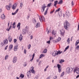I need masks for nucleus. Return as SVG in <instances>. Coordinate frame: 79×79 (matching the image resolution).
<instances>
[{
	"mask_svg": "<svg viewBox=\"0 0 79 79\" xmlns=\"http://www.w3.org/2000/svg\"><path fill=\"white\" fill-rule=\"evenodd\" d=\"M65 23L64 24V26L65 29L68 30L69 27V23L67 21H65Z\"/></svg>",
	"mask_w": 79,
	"mask_h": 79,
	"instance_id": "obj_1",
	"label": "nucleus"
},
{
	"mask_svg": "<svg viewBox=\"0 0 79 79\" xmlns=\"http://www.w3.org/2000/svg\"><path fill=\"white\" fill-rule=\"evenodd\" d=\"M73 69L72 68H69V67H68L66 69V71L67 73H72Z\"/></svg>",
	"mask_w": 79,
	"mask_h": 79,
	"instance_id": "obj_2",
	"label": "nucleus"
},
{
	"mask_svg": "<svg viewBox=\"0 0 79 79\" xmlns=\"http://www.w3.org/2000/svg\"><path fill=\"white\" fill-rule=\"evenodd\" d=\"M45 8H46V6H45V4H43L42 5L41 8V12H42V13H43V12L44 11Z\"/></svg>",
	"mask_w": 79,
	"mask_h": 79,
	"instance_id": "obj_3",
	"label": "nucleus"
},
{
	"mask_svg": "<svg viewBox=\"0 0 79 79\" xmlns=\"http://www.w3.org/2000/svg\"><path fill=\"white\" fill-rule=\"evenodd\" d=\"M26 29H24L23 30V34H25L26 32H27V31L29 30V28H27V26L26 27Z\"/></svg>",
	"mask_w": 79,
	"mask_h": 79,
	"instance_id": "obj_4",
	"label": "nucleus"
},
{
	"mask_svg": "<svg viewBox=\"0 0 79 79\" xmlns=\"http://www.w3.org/2000/svg\"><path fill=\"white\" fill-rule=\"evenodd\" d=\"M60 34L61 35H62V36H64V33H65V31H64V30L63 29H62L60 31Z\"/></svg>",
	"mask_w": 79,
	"mask_h": 79,
	"instance_id": "obj_5",
	"label": "nucleus"
},
{
	"mask_svg": "<svg viewBox=\"0 0 79 79\" xmlns=\"http://www.w3.org/2000/svg\"><path fill=\"white\" fill-rule=\"evenodd\" d=\"M39 18L41 22H42V21H45V18H44V17L40 16H39Z\"/></svg>",
	"mask_w": 79,
	"mask_h": 79,
	"instance_id": "obj_6",
	"label": "nucleus"
},
{
	"mask_svg": "<svg viewBox=\"0 0 79 79\" xmlns=\"http://www.w3.org/2000/svg\"><path fill=\"white\" fill-rule=\"evenodd\" d=\"M11 7V4H9V6H6V8L7 10H10V8Z\"/></svg>",
	"mask_w": 79,
	"mask_h": 79,
	"instance_id": "obj_7",
	"label": "nucleus"
},
{
	"mask_svg": "<svg viewBox=\"0 0 79 79\" xmlns=\"http://www.w3.org/2000/svg\"><path fill=\"white\" fill-rule=\"evenodd\" d=\"M73 72L74 73H75L76 72V73L78 74L79 73V68L78 69H77V68H76L74 70Z\"/></svg>",
	"mask_w": 79,
	"mask_h": 79,
	"instance_id": "obj_8",
	"label": "nucleus"
},
{
	"mask_svg": "<svg viewBox=\"0 0 79 79\" xmlns=\"http://www.w3.org/2000/svg\"><path fill=\"white\" fill-rule=\"evenodd\" d=\"M17 6V5H16V4H15L12 5V8L13 9V10H15V9H16V8Z\"/></svg>",
	"mask_w": 79,
	"mask_h": 79,
	"instance_id": "obj_9",
	"label": "nucleus"
},
{
	"mask_svg": "<svg viewBox=\"0 0 79 79\" xmlns=\"http://www.w3.org/2000/svg\"><path fill=\"white\" fill-rule=\"evenodd\" d=\"M32 73H35V71L34 70V67L32 66L30 69Z\"/></svg>",
	"mask_w": 79,
	"mask_h": 79,
	"instance_id": "obj_10",
	"label": "nucleus"
},
{
	"mask_svg": "<svg viewBox=\"0 0 79 79\" xmlns=\"http://www.w3.org/2000/svg\"><path fill=\"white\" fill-rule=\"evenodd\" d=\"M12 48H13V45L10 44L9 47L8 51L10 52L11 50H12Z\"/></svg>",
	"mask_w": 79,
	"mask_h": 79,
	"instance_id": "obj_11",
	"label": "nucleus"
},
{
	"mask_svg": "<svg viewBox=\"0 0 79 79\" xmlns=\"http://www.w3.org/2000/svg\"><path fill=\"white\" fill-rule=\"evenodd\" d=\"M3 42H4V44H5V45H7V44H8V40L6 39V40H4Z\"/></svg>",
	"mask_w": 79,
	"mask_h": 79,
	"instance_id": "obj_12",
	"label": "nucleus"
},
{
	"mask_svg": "<svg viewBox=\"0 0 79 79\" xmlns=\"http://www.w3.org/2000/svg\"><path fill=\"white\" fill-rule=\"evenodd\" d=\"M17 61V57H15L14 58L13 60V63H15Z\"/></svg>",
	"mask_w": 79,
	"mask_h": 79,
	"instance_id": "obj_13",
	"label": "nucleus"
},
{
	"mask_svg": "<svg viewBox=\"0 0 79 79\" xmlns=\"http://www.w3.org/2000/svg\"><path fill=\"white\" fill-rule=\"evenodd\" d=\"M1 18L2 19H5V16L4 14H3L1 15Z\"/></svg>",
	"mask_w": 79,
	"mask_h": 79,
	"instance_id": "obj_14",
	"label": "nucleus"
},
{
	"mask_svg": "<svg viewBox=\"0 0 79 79\" xmlns=\"http://www.w3.org/2000/svg\"><path fill=\"white\" fill-rule=\"evenodd\" d=\"M23 40V36L22 35V34H20V35L19 37V40H20V41H21Z\"/></svg>",
	"mask_w": 79,
	"mask_h": 79,
	"instance_id": "obj_15",
	"label": "nucleus"
},
{
	"mask_svg": "<svg viewBox=\"0 0 79 79\" xmlns=\"http://www.w3.org/2000/svg\"><path fill=\"white\" fill-rule=\"evenodd\" d=\"M65 15H67V16H68L69 15H70V13H69V11L68 10H67L66 13H65Z\"/></svg>",
	"mask_w": 79,
	"mask_h": 79,
	"instance_id": "obj_16",
	"label": "nucleus"
},
{
	"mask_svg": "<svg viewBox=\"0 0 79 79\" xmlns=\"http://www.w3.org/2000/svg\"><path fill=\"white\" fill-rule=\"evenodd\" d=\"M19 10V9H17L16 11H15V12L14 13H12V15H16V13H18V10Z\"/></svg>",
	"mask_w": 79,
	"mask_h": 79,
	"instance_id": "obj_17",
	"label": "nucleus"
},
{
	"mask_svg": "<svg viewBox=\"0 0 79 79\" xmlns=\"http://www.w3.org/2000/svg\"><path fill=\"white\" fill-rule=\"evenodd\" d=\"M63 0H60L59 2L58 3V4H59L60 5H61V4H63Z\"/></svg>",
	"mask_w": 79,
	"mask_h": 79,
	"instance_id": "obj_18",
	"label": "nucleus"
},
{
	"mask_svg": "<svg viewBox=\"0 0 79 79\" xmlns=\"http://www.w3.org/2000/svg\"><path fill=\"white\" fill-rule=\"evenodd\" d=\"M52 56H56V55H57L56 53V52H55V51H54V52H52Z\"/></svg>",
	"mask_w": 79,
	"mask_h": 79,
	"instance_id": "obj_19",
	"label": "nucleus"
},
{
	"mask_svg": "<svg viewBox=\"0 0 79 79\" xmlns=\"http://www.w3.org/2000/svg\"><path fill=\"white\" fill-rule=\"evenodd\" d=\"M14 50L15 51H17V50H18V46L16 45L15 46V47L14 48Z\"/></svg>",
	"mask_w": 79,
	"mask_h": 79,
	"instance_id": "obj_20",
	"label": "nucleus"
},
{
	"mask_svg": "<svg viewBox=\"0 0 79 79\" xmlns=\"http://www.w3.org/2000/svg\"><path fill=\"white\" fill-rule=\"evenodd\" d=\"M61 53H62V51L60 52V51H58L57 52L56 54L57 55H60V54H61Z\"/></svg>",
	"mask_w": 79,
	"mask_h": 79,
	"instance_id": "obj_21",
	"label": "nucleus"
},
{
	"mask_svg": "<svg viewBox=\"0 0 79 79\" xmlns=\"http://www.w3.org/2000/svg\"><path fill=\"white\" fill-rule=\"evenodd\" d=\"M52 34L53 35H55L56 34V31H54V30H52Z\"/></svg>",
	"mask_w": 79,
	"mask_h": 79,
	"instance_id": "obj_22",
	"label": "nucleus"
},
{
	"mask_svg": "<svg viewBox=\"0 0 79 79\" xmlns=\"http://www.w3.org/2000/svg\"><path fill=\"white\" fill-rule=\"evenodd\" d=\"M40 26V23H37L35 27H39Z\"/></svg>",
	"mask_w": 79,
	"mask_h": 79,
	"instance_id": "obj_23",
	"label": "nucleus"
},
{
	"mask_svg": "<svg viewBox=\"0 0 79 79\" xmlns=\"http://www.w3.org/2000/svg\"><path fill=\"white\" fill-rule=\"evenodd\" d=\"M44 56H45V55L44 54H41L40 56V58H43V57H44Z\"/></svg>",
	"mask_w": 79,
	"mask_h": 79,
	"instance_id": "obj_24",
	"label": "nucleus"
},
{
	"mask_svg": "<svg viewBox=\"0 0 79 79\" xmlns=\"http://www.w3.org/2000/svg\"><path fill=\"white\" fill-rule=\"evenodd\" d=\"M78 44H79V40H78L77 41H76V43H75V46H77V45Z\"/></svg>",
	"mask_w": 79,
	"mask_h": 79,
	"instance_id": "obj_25",
	"label": "nucleus"
},
{
	"mask_svg": "<svg viewBox=\"0 0 79 79\" xmlns=\"http://www.w3.org/2000/svg\"><path fill=\"white\" fill-rule=\"evenodd\" d=\"M57 3L58 1H55L54 6H56V5H57Z\"/></svg>",
	"mask_w": 79,
	"mask_h": 79,
	"instance_id": "obj_26",
	"label": "nucleus"
},
{
	"mask_svg": "<svg viewBox=\"0 0 79 79\" xmlns=\"http://www.w3.org/2000/svg\"><path fill=\"white\" fill-rule=\"evenodd\" d=\"M69 46H68L67 47L65 48V50H64V52H65V51H66V50H68V48H69Z\"/></svg>",
	"mask_w": 79,
	"mask_h": 79,
	"instance_id": "obj_27",
	"label": "nucleus"
},
{
	"mask_svg": "<svg viewBox=\"0 0 79 79\" xmlns=\"http://www.w3.org/2000/svg\"><path fill=\"white\" fill-rule=\"evenodd\" d=\"M64 62V60H61L60 61V63H62L63 62Z\"/></svg>",
	"mask_w": 79,
	"mask_h": 79,
	"instance_id": "obj_28",
	"label": "nucleus"
},
{
	"mask_svg": "<svg viewBox=\"0 0 79 79\" xmlns=\"http://www.w3.org/2000/svg\"><path fill=\"white\" fill-rule=\"evenodd\" d=\"M51 5H52V3H51L48 4L47 6V7H50Z\"/></svg>",
	"mask_w": 79,
	"mask_h": 79,
	"instance_id": "obj_29",
	"label": "nucleus"
},
{
	"mask_svg": "<svg viewBox=\"0 0 79 79\" xmlns=\"http://www.w3.org/2000/svg\"><path fill=\"white\" fill-rule=\"evenodd\" d=\"M24 76L23 74H21V75L20 76V77H21L22 79L24 78Z\"/></svg>",
	"mask_w": 79,
	"mask_h": 79,
	"instance_id": "obj_30",
	"label": "nucleus"
},
{
	"mask_svg": "<svg viewBox=\"0 0 79 79\" xmlns=\"http://www.w3.org/2000/svg\"><path fill=\"white\" fill-rule=\"evenodd\" d=\"M43 52H44V53H47V49H44V51Z\"/></svg>",
	"mask_w": 79,
	"mask_h": 79,
	"instance_id": "obj_31",
	"label": "nucleus"
},
{
	"mask_svg": "<svg viewBox=\"0 0 79 79\" xmlns=\"http://www.w3.org/2000/svg\"><path fill=\"white\" fill-rule=\"evenodd\" d=\"M11 25H10V27L9 28V29H7L6 31H9L10 29H11Z\"/></svg>",
	"mask_w": 79,
	"mask_h": 79,
	"instance_id": "obj_32",
	"label": "nucleus"
},
{
	"mask_svg": "<svg viewBox=\"0 0 79 79\" xmlns=\"http://www.w3.org/2000/svg\"><path fill=\"white\" fill-rule=\"evenodd\" d=\"M57 66V68H58V69H60V68H61V65L58 64Z\"/></svg>",
	"mask_w": 79,
	"mask_h": 79,
	"instance_id": "obj_33",
	"label": "nucleus"
},
{
	"mask_svg": "<svg viewBox=\"0 0 79 79\" xmlns=\"http://www.w3.org/2000/svg\"><path fill=\"white\" fill-rule=\"evenodd\" d=\"M31 74V72H27V76H29V75Z\"/></svg>",
	"mask_w": 79,
	"mask_h": 79,
	"instance_id": "obj_34",
	"label": "nucleus"
},
{
	"mask_svg": "<svg viewBox=\"0 0 79 79\" xmlns=\"http://www.w3.org/2000/svg\"><path fill=\"white\" fill-rule=\"evenodd\" d=\"M60 8H59L58 9L56 10L55 12V13H56V12H58V11H60Z\"/></svg>",
	"mask_w": 79,
	"mask_h": 79,
	"instance_id": "obj_35",
	"label": "nucleus"
},
{
	"mask_svg": "<svg viewBox=\"0 0 79 79\" xmlns=\"http://www.w3.org/2000/svg\"><path fill=\"white\" fill-rule=\"evenodd\" d=\"M48 11V9H47L44 13V15H47V13Z\"/></svg>",
	"mask_w": 79,
	"mask_h": 79,
	"instance_id": "obj_36",
	"label": "nucleus"
},
{
	"mask_svg": "<svg viewBox=\"0 0 79 79\" xmlns=\"http://www.w3.org/2000/svg\"><path fill=\"white\" fill-rule=\"evenodd\" d=\"M12 40V39H11V38H10V37H9V41L10 42H11Z\"/></svg>",
	"mask_w": 79,
	"mask_h": 79,
	"instance_id": "obj_37",
	"label": "nucleus"
},
{
	"mask_svg": "<svg viewBox=\"0 0 79 79\" xmlns=\"http://www.w3.org/2000/svg\"><path fill=\"white\" fill-rule=\"evenodd\" d=\"M8 58V55H6L5 58V60H7V59Z\"/></svg>",
	"mask_w": 79,
	"mask_h": 79,
	"instance_id": "obj_38",
	"label": "nucleus"
},
{
	"mask_svg": "<svg viewBox=\"0 0 79 79\" xmlns=\"http://www.w3.org/2000/svg\"><path fill=\"white\" fill-rule=\"evenodd\" d=\"M31 47V45L30 44H29V45H28V49H30Z\"/></svg>",
	"mask_w": 79,
	"mask_h": 79,
	"instance_id": "obj_39",
	"label": "nucleus"
},
{
	"mask_svg": "<svg viewBox=\"0 0 79 79\" xmlns=\"http://www.w3.org/2000/svg\"><path fill=\"white\" fill-rule=\"evenodd\" d=\"M69 41H70V40H69V38H68L67 40V42H68V43H69Z\"/></svg>",
	"mask_w": 79,
	"mask_h": 79,
	"instance_id": "obj_40",
	"label": "nucleus"
},
{
	"mask_svg": "<svg viewBox=\"0 0 79 79\" xmlns=\"http://www.w3.org/2000/svg\"><path fill=\"white\" fill-rule=\"evenodd\" d=\"M20 25H21V23H18V24L17 26V27H18L19 26H20Z\"/></svg>",
	"mask_w": 79,
	"mask_h": 79,
	"instance_id": "obj_41",
	"label": "nucleus"
},
{
	"mask_svg": "<svg viewBox=\"0 0 79 79\" xmlns=\"http://www.w3.org/2000/svg\"><path fill=\"white\" fill-rule=\"evenodd\" d=\"M58 72L59 73H60L61 71V69H58Z\"/></svg>",
	"mask_w": 79,
	"mask_h": 79,
	"instance_id": "obj_42",
	"label": "nucleus"
},
{
	"mask_svg": "<svg viewBox=\"0 0 79 79\" xmlns=\"http://www.w3.org/2000/svg\"><path fill=\"white\" fill-rule=\"evenodd\" d=\"M63 75H64V72L62 73L61 75L60 76V77H63Z\"/></svg>",
	"mask_w": 79,
	"mask_h": 79,
	"instance_id": "obj_43",
	"label": "nucleus"
},
{
	"mask_svg": "<svg viewBox=\"0 0 79 79\" xmlns=\"http://www.w3.org/2000/svg\"><path fill=\"white\" fill-rule=\"evenodd\" d=\"M36 22H37V21H36V20L35 19H34V20H33V22L34 23H36Z\"/></svg>",
	"mask_w": 79,
	"mask_h": 79,
	"instance_id": "obj_44",
	"label": "nucleus"
},
{
	"mask_svg": "<svg viewBox=\"0 0 79 79\" xmlns=\"http://www.w3.org/2000/svg\"><path fill=\"white\" fill-rule=\"evenodd\" d=\"M7 48H8V45H7L6 47H5L4 50H6L7 49Z\"/></svg>",
	"mask_w": 79,
	"mask_h": 79,
	"instance_id": "obj_45",
	"label": "nucleus"
},
{
	"mask_svg": "<svg viewBox=\"0 0 79 79\" xmlns=\"http://www.w3.org/2000/svg\"><path fill=\"white\" fill-rule=\"evenodd\" d=\"M76 48L77 49V50H79V45L78 46H77Z\"/></svg>",
	"mask_w": 79,
	"mask_h": 79,
	"instance_id": "obj_46",
	"label": "nucleus"
},
{
	"mask_svg": "<svg viewBox=\"0 0 79 79\" xmlns=\"http://www.w3.org/2000/svg\"><path fill=\"white\" fill-rule=\"evenodd\" d=\"M61 40V38H59L57 40V41L58 42H59V41H60Z\"/></svg>",
	"mask_w": 79,
	"mask_h": 79,
	"instance_id": "obj_47",
	"label": "nucleus"
},
{
	"mask_svg": "<svg viewBox=\"0 0 79 79\" xmlns=\"http://www.w3.org/2000/svg\"><path fill=\"white\" fill-rule=\"evenodd\" d=\"M46 42L48 44H50V41L49 40L48 41H47Z\"/></svg>",
	"mask_w": 79,
	"mask_h": 79,
	"instance_id": "obj_48",
	"label": "nucleus"
},
{
	"mask_svg": "<svg viewBox=\"0 0 79 79\" xmlns=\"http://www.w3.org/2000/svg\"><path fill=\"white\" fill-rule=\"evenodd\" d=\"M54 11H55V10H52L51 12H50V14H52L54 12Z\"/></svg>",
	"mask_w": 79,
	"mask_h": 79,
	"instance_id": "obj_49",
	"label": "nucleus"
},
{
	"mask_svg": "<svg viewBox=\"0 0 79 79\" xmlns=\"http://www.w3.org/2000/svg\"><path fill=\"white\" fill-rule=\"evenodd\" d=\"M16 41H17V40L16 39H14V43H16Z\"/></svg>",
	"mask_w": 79,
	"mask_h": 79,
	"instance_id": "obj_50",
	"label": "nucleus"
},
{
	"mask_svg": "<svg viewBox=\"0 0 79 79\" xmlns=\"http://www.w3.org/2000/svg\"><path fill=\"white\" fill-rule=\"evenodd\" d=\"M35 56V54L34 53L32 55V58H34Z\"/></svg>",
	"mask_w": 79,
	"mask_h": 79,
	"instance_id": "obj_51",
	"label": "nucleus"
},
{
	"mask_svg": "<svg viewBox=\"0 0 79 79\" xmlns=\"http://www.w3.org/2000/svg\"><path fill=\"white\" fill-rule=\"evenodd\" d=\"M16 24V23L14 22L13 24V26H15V25Z\"/></svg>",
	"mask_w": 79,
	"mask_h": 79,
	"instance_id": "obj_52",
	"label": "nucleus"
},
{
	"mask_svg": "<svg viewBox=\"0 0 79 79\" xmlns=\"http://www.w3.org/2000/svg\"><path fill=\"white\" fill-rule=\"evenodd\" d=\"M54 79H57V76H55L54 77Z\"/></svg>",
	"mask_w": 79,
	"mask_h": 79,
	"instance_id": "obj_53",
	"label": "nucleus"
},
{
	"mask_svg": "<svg viewBox=\"0 0 79 79\" xmlns=\"http://www.w3.org/2000/svg\"><path fill=\"white\" fill-rule=\"evenodd\" d=\"M23 4L22 3H20V6H23Z\"/></svg>",
	"mask_w": 79,
	"mask_h": 79,
	"instance_id": "obj_54",
	"label": "nucleus"
},
{
	"mask_svg": "<svg viewBox=\"0 0 79 79\" xmlns=\"http://www.w3.org/2000/svg\"><path fill=\"white\" fill-rule=\"evenodd\" d=\"M24 53H26V49H24Z\"/></svg>",
	"mask_w": 79,
	"mask_h": 79,
	"instance_id": "obj_55",
	"label": "nucleus"
},
{
	"mask_svg": "<svg viewBox=\"0 0 79 79\" xmlns=\"http://www.w3.org/2000/svg\"><path fill=\"white\" fill-rule=\"evenodd\" d=\"M17 27H18V30L20 29V26Z\"/></svg>",
	"mask_w": 79,
	"mask_h": 79,
	"instance_id": "obj_56",
	"label": "nucleus"
},
{
	"mask_svg": "<svg viewBox=\"0 0 79 79\" xmlns=\"http://www.w3.org/2000/svg\"><path fill=\"white\" fill-rule=\"evenodd\" d=\"M52 39H53V38H52V37H50V40H52Z\"/></svg>",
	"mask_w": 79,
	"mask_h": 79,
	"instance_id": "obj_57",
	"label": "nucleus"
},
{
	"mask_svg": "<svg viewBox=\"0 0 79 79\" xmlns=\"http://www.w3.org/2000/svg\"><path fill=\"white\" fill-rule=\"evenodd\" d=\"M33 37V36H32V35H31V39H32Z\"/></svg>",
	"mask_w": 79,
	"mask_h": 79,
	"instance_id": "obj_58",
	"label": "nucleus"
},
{
	"mask_svg": "<svg viewBox=\"0 0 79 79\" xmlns=\"http://www.w3.org/2000/svg\"><path fill=\"white\" fill-rule=\"evenodd\" d=\"M1 45H2V46H3V45H4V44L3 43H1Z\"/></svg>",
	"mask_w": 79,
	"mask_h": 79,
	"instance_id": "obj_59",
	"label": "nucleus"
},
{
	"mask_svg": "<svg viewBox=\"0 0 79 79\" xmlns=\"http://www.w3.org/2000/svg\"><path fill=\"white\" fill-rule=\"evenodd\" d=\"M47 79H50V76H49Z\"/></svg>",
	"mask_w": 79,
	"mask_h": 79,
	"instance_id": "obj_60",
	"label": "nucleus"
},
{
	"mask_svg": "<svg viewBox=\"0 0 79 79\" xmlns=\"http://www.w3.org/2000/svg\"><path fill=\"white\" fill-rule=\"evenodd\" d=\"M34 58H32V59L30 60V61H32V60H33Z\"/></svg>",
	"mask_w": 79,
	"mask_h": 79,
	"instance_id": "obj_61",
	"label": "nucleus"
},
{
	"mask_svg": "<svg viewBox=\"0 0 79 79\" xmlns=\"http://www.w3.org/2000/svg\"><path fill=\"white\" fill-rule=\"evenodd\" d=\"M72 5L73 6L74 5V4L73 3V1L72 2Z\"/></svg>",
	"mask_w": 79,
	"mask_h": 79,
	"instance_id": "obj_62",
	"label": "nucleus"
},
{
	"mask_svg": "<svg viewBox=\"0 0 79 79\" xmlns=\"http://www.w3.org/2000/svg\"><path fill=\"white\" fill-rule=\"evenodd\" d=\"M49 2H53V0H49Z\"/></svg>",
	"mask_w": 79,
	"mask_h": 79,
	"instance_id": "obj_63",
	"label": "nucleus"
},
{
	"mask_svg": "<svg viewBox=\"0 0 79 79\" xmlns=\"http://www.w3.org/2000/svg\"><path fill=\"white\" fill-rule=\"evenodd\" d=\"M79 77V75H78V76H77L76 77V78H78V77Z\"/></svg>",
	"mask_w": 79,
	"mask_h": 79,
	"instance_id": "obj_64",
	"label": "nucleus"
}]
</instances>
